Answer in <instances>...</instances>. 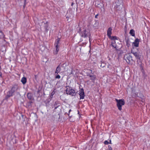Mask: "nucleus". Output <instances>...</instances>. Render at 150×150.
Segmentation results:
<instances>
[{"label": "nucleus", "mask_w": 150, "mask_h": 150, "mask_svg": "<svg viewBox=\"0 0 150 150\" xmlns=\"http://www.w3.org/2000/svg\"><path fill=\"white\" fill-rule=\"evenodd\" d=\"M13 95V93L9 90L7 92V95L5 97V99L7 100L9 98L12 96Z\"/></svg>", "instance_id": "8"}, {"label": "nucleus", "mask_w": 150, "mask_h": 150, "mask_svg": "<svg viewBox=\"0 0 150 150\" xmlns=\"http://www.w3.org/2000/svg\"><path fill=\"white\" fill-rule=\"evenodd\" d=\"M79 94L80 96V99H83L84 98L85 95L83 89H81L79 92Z\"/></svg>", "instance_id": "6"}, {"label": "nucleus", "mask_w": 150, "mask_h": 150, "mask_svg": "<svg viewBox=\"0 0 150 150\" xmlns=\"http://www.w3.org/2000/svg\"><path fill=\"white\" fill-rule=\"evenodd\" d=\"M66 91L67 94L70 95L72 96H75L76 95V93L75 92V90L72 88H71L69 90L66 89Z\"/></svg>", "instance_id": "4"}, {"label": "nucleus", "mask_w": 150, "mask_h": 150, "mask_svg": "<svg viewBox=\"0 0 150 150\" xmlns=\"http://www.w3.org/2000/svg\"><path fill=\"white\" fill-rule=\"evenodd\" d=\"M139 40L138 38H136L134 42L132 43V44L134 45V46L136 47H139Z\"/></svg>", "instance_id": "10"}, {"label": "nucleus", "mask_w": 150, "mask_h": 150, "mask_svg": "<svg viewBox=\"0 0 150 150\" xmlns=\"http://www.w3.org/2000/svg\"><path fill=\"white\" fill-rule=\"evenodd\" d=\"M112 29L111 27L108 28L107 31V35L109 38H111V35L112 34Z\"/></svg>", "instance_id": "12"}, {"label": "nucleus", "mask_w": 150, "mask_h": 150, "mask_svg": "<svg viewBox=\"0 0 150 150\" xmlns=\"http://www.w3.org/2000/svg\"><path fill=\"white\" fill-rule=\"evenodd\" d=\"M109 38L112 41H115V40H117L118 39L117 37L116 36H112V37L111 36V38Z\"/></svg>", "instance_id": "18"}, {"label": "nucleus", "mask_w": 150, "mask_h": 150, "mask_svg": "<svg viewBox=\"0 0 150 150\" xmlns=\"http://www.w3.org/2000/svg\"><path fill=\"white\" fill-rule=\"evenodd\" d=\"M138 93L136 92L134 89H132L131 91V95L132 97L133 98H136L138 96Z\"/></svg>", "instance_id": "7"}, {"label": "nucleus", "mask_w": 150, "mask_h": 150, "mask_svg": "<svg viewBox=\"0 0 150 150\" xmlns=\"http://www.w3.org/2000/svg\"><path fill=\"white\" fill-rule=\"evenodd\" d=\"M27 96L29 100H33V95L31 93H28Z\"/></svg>", "instance_id": "14"}, {"label": "nucleus", "mask_w": 150, "mask_h": 150, "mask_svg": "<svg viewBox=\"0 0 150 150\" xmlns=\"http://www.w3.org/2000/svg\"><path fill=\"white\" fill-rule=\"evenodd\" d=\"M115 101L117 103V105L119 110H122V106L124 105L125 104V100L124 99L118 100L117 99H115Z\"/></svg>", "instance_id": "3"}, {"label": "nucleus", "mask_w": 150, "mask_h": 150, "mask_svg": "<svg viewBox=\"0 0 150 150\" xmlns=\"http://www.w3.org/2000/svg\"><path fill=\"white\" fill-rule=\"evenodd\" d=\"M134 49V48H133V49L132 50L131 53L134 56L136 59H140V56L138 52H135L133 50Z\"/></svg>", "instance_id": "5"}, {"label": "nucleus", "mask_w": 150, "mask_h": 150, "mask_svg": "<svg viewBox=\"0 0 150 150\" xmlns=\"http://www.w3.org/2000/svg\"><path fill=\"white\" fill-rule=\"evenodd\" d=\"M35 79H37V76L36 75H35Z\"/></svg>", "instance_id": "26"}, {"label": "nucleus", "mask_w": 150, "mask_h": 150, "mask_svg": "<svg viewBox=\"0 0 150 150\" xmlns=\"http://www.w3.org/2000/svg\"><path fill=\"white\" fill-rule=\"evenodd\" d=\"M110 66V65L109 64L108 66V67L109 68Z\"/></svg>", "instance_id": "29"}, {"label": "nucleus", "mask_w": 150, "mask_h": 150, "mask_svg": "<svg viewBox=\"0 0 150 150\" xmlns=\"http://www.w3.org/2000/svg\"><path fill=\"white\" fill-rule=\"evenodd\" d=\"M108 149L109 150H112V148L110 146H108Z\"/></svg>", "instance_id": "23"}, {"label": "nucleus", "mask_w": 150, "mask_h": 150, "mask_svg": "<svg viewBox=\"0 0 150 150\" xmlns=\"http://www.w3.org/2000/svg\"><path fill=\"white\" fill-rule=\"evenodd\" d=\"M90 71H91V73H92V70L90 69Z\"/></svg>", "instance_id": "28"}, {"label": "nucleus", "mask_w": 150, "mask_h": 150, "mask_svg": "<svg viewBox=\"0 0 150 150\" xmlns=\"http://www.w3.org/2000/svg\"><path fill=\"white\" fill-rule=\"evenodd\" d=\"M78 33L81 37L84 38L88 37L89 38V40H90L91 34L89 32L86 30V27L83 26L79 28Z\"/></svg>", "instance_id": "1"}, {"label": "nucleus", "mask_w": 150, "mask_h": 150, "mask_svg": "<svg viewBox=\"0 0 150 150\" xmlns=\"http://www.w3.org/2000/svg\"><path fill=\"white\" fill-rule=\"evenodd\" d=\"M98 14H97L96 15H95V18H98V17H98Z\"/></svg>", "instance_id": "24"}, {"label": "nucleus", "mask_w": 150, "mask_h": 150, "mask_svg": "<svg viewBox=\"0 0 150 150\" xmlns=\"http://www.w3.org/2000/svg\"><path fill=\"white\" fill-rule=\"evenodd\" d=\"M74 4V3H73V2H72V4H71V6H73V5Z\"/></svg>", "instance_id": "27"}, {"label": "nucleus", "mask_w": 150, "mask_h": 150, "mask_svg": "<svg viewBox=\"0 0 150 150\" xmlns=\"http://www.w3.org/2000/svg\"><path fill=\"white\" fill-rule=\"evenodd\" d=\"M56 75L55 76V79H60L61 78L59 74H56Z\"/></svg>", "instance_id": "21"}, {"label": "nucleus", "mask_w": 150, "mask_h": 150, "mask_svg": "<svg viewBox=\"0 0 150 150\" xmlns=\"http://www.w3.org/2000/svg\"><path fill=\"white\" fill-rule=\"evenodd\" d=\"M104 144H109V142L107 141L106 140L104 142Z\"/></svg>", "instance_id": "22"}, {"label": "nucleus", "mask_w": 150, "mask_h": 150, "mask_svg": "<svg viewBox=\"0 0 150 150\" xmlns=\"http://www.w3.org/2000/svg\"><path fill=\"white\" fill-rule=\"evenodd\" d=\"M61 70V68L59 65L56 68V70L55 72V74H58L60 72Z\"/></svg>", "instance_id": "13"}, {"label": "nucleus", "mask_w": 150, "mask_h": 150, "mask_svg": "<svg viewBox=\"0 0 150 150\" xmlns=\"http://www.w3.org/2000/svg\"><path fill=\"white\" fill-rule=\"evenodd\" d=\"M88 76L90 78V79L93 82L95 83V80L96 78V75H91L89 74L88 75Z\"/></svg>", "instance_id": "11"}, {"label": "nucleus", "mask_w": 150, "mask_h": 150, "mask_svg": "<svg viewBox=\"0 0 150 150\" xmlns=\"http://www.w3.org/2000/svg\"><path fill=\"white\" fill-rule=\"evenodd\" d=\"M60 40V38H58L55 42L54 45L56 48V50L54 51V54H57L59 50V41Z\"/></svg>", "instance_id": "2"}, {"label": "nucleus", "mask_w": 150, "mask_h": 150, "mask_svg": "<svg viewBox=\"0 0 150 150\" xmlns=\"http://www.w3.org/2000/svg\"><path fill=\"white\" fill-rule=\"evenodd\" d=\"M21 81L23 84H25L27 82V79L25 77H23L21 79Z\"/></svg>", "instance_id": "16"}, {"label": "nucleus", "mask_w": 150, "mask_h": 150, "mask_svg": "<svg viewBox=\"0 0 150 150\" xmlns=\"http://www.w3.org/2000/svg\"><path fill=\"white\" fill-rule=\"evenodd\" d=\"M54 93H53V92H52V93H51V95L50 96V97L51 98L53 96V95H54Z\"/></svg>", "instance_id": "25"}, {"label": "nucleus", "mask_w": 150, "mask_h": 150, "mask_svg": "<svg viewBox=\"0 0 150 150\" xmlns=\"http://www.w3.org/2000/svg\"><path fill=\"white\" fill-rule=\"evenodd\" d=\"M129 33L132 36H135V32L134 30L133 29H132L130 30Z\"/></svg>", "instance_id": "17"}, {"label": "nucleus", "mask_w": 150, "mask_h": 150, "mask_svg": "<svg viewBox=\"0 0 150 150\" xmlns=\"http://www.w3.org/2000/svg\"><path fill=\"white\" fill-rule=\"evenodd\" d=\"M126 45L127 46L129 47L130 46V42L129 40H127L126 41Z\"/></svg>", "instance_id": "20"}, {"label": "nucleus", "mask_w": 150, "mask_h": 150, "mask_svg": "<svg viewBox=\"0 0 150 150\" xmlns=\"http://www.w3.org/2000/svg\"><path fill=\"white\" fill-rule=\"evenodd\" d=\"M71 110H69V111H71Z\"/></svg>", "instance_id": "30"}, {"label": "nucleus", "mask_w": 150, "mask_h": 150, "mask_svg": "<svg viewBox=\"0 0 150 150\" xmlns=\"http://www.w3.org/2000/svg\"><path fill=\"white\" fill-rule=\"evenodd\" d=\"M18 89V86L17 85H14L12 87L11 90L10 91L11 92L13 93L15 91H16Z\"/></svg>", "instance_id": "9"}, {"label": "nucleus", "mask_w": 150, "mask_h": 150, "mask_svg": "<svg viewBox=\"0 0 150 150\" xmlns=\"http://www.w3.org/2000/svg\"><path fill=\"white\" fill-rule=\"evenodd\" d=\"M126 60L127 62L129 63L130 62V61L132 60V57L129 55L126 57Z\"/></svg>", "instance_id": "15"}, {"label": "nucleus", "mask_w": 150, "mask_h": 150, "mask_svg": "<svg viewBox=\"0 0 150 150\" xmlns=\"http://www.w3.org/2000/svg\"><path fill=\"white\" fill-rule=\"evenodd\" d=\"M115 43V41L114 40L112 41L111 42L112 46L114 48H116V45Z\"/></svg>", "instance_id": "19"}]
</instances>
